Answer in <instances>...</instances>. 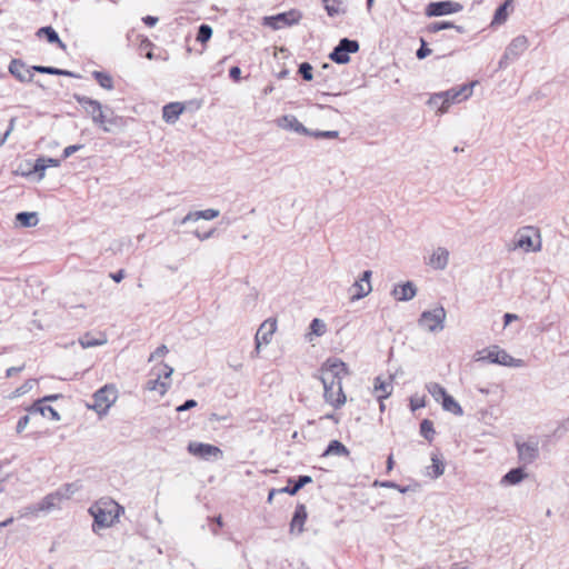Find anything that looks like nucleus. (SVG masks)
Returning <instances> with one entry per match:
<instances>
[{
  "label": "nucleus",
  "mask_w": 569,
  "mask_h": 569,
  "mask_svg": "<svg viewBox=\"0 0 569 569\" xmlns=\"http://www.w3.org/2000/svg\"><path fill=\"white\" fill-rule=\"evenodd\" d=\"M212 37V28L209 24H201L198 28L197 41L206 43Z\"/></svg>",
  "instance_id": "c03bdc74"
},
{
  "label": "nucleus",
  "mask_w": 569,
  "mask_h": 569,
  "mask_svg": "<svg viewBox=\"0 0 569 569\" xmlns=\"http://www.w3.org/2000/svg\"><path fill=\"white\" fill-rule=\"evenodd\" d=\"M153 372H161L162 378L169 379L171 377V375L173 373V368L167 363H160L159 367H156L152 369V373Z\"/></svg>",
  "instance_id": "864d4df0"
},
{
  "label": "nucleus",
  "mask_w": 569,
  "mask_h": 569,
  "mask_svg": "<svg viewBox=\"0 0 569 569\" xmlns=\"http://www.w3.org/2000/svg\"><path fill=\"white\" fill-rule=\"evenodd\" d=\"M33 70L37 72L47 73V74L66 76V77H73V78L78 77L76 73H73L71 71L54 68V67L34 66Z\"/></svg>",
  "instance_id": "e433bc0d"
},
{
  "label": "nucleus",
  "mask_w": 569,
  "mask_h": 569,
  "mask_svg": "<svg viewBox=\"0 0 569 569\" xmlns=\"http://www.w3.org/2000/svg\"><path fill=\"white\" fill-rule=\"evenodd\" d=\"M80 489H81V483L79 481H74V482L66 483V485L61 486L60 488H58L54 491V493H56L58 500H60V502H61L62 500L70 499Z\"/></svg>",
  "instance_id": "cd10ccee"
},
{
  "label": "nucleus",
  "mask_w": 569,
  "mask_h": 569,
  "mask_svg": "<svg viewBox=\"0 0 569 569\" xmlns=\"http://www.w3.org/2000/svg\"><path fill=\"white\" fill-rule=\"evenodd\" d=\"M74 100L83 108L92 122L100 119L104 108L98 100L81 94H74Z\"/></svg>",
  "instance_id": "2eb2a0df"
},
{
  "label": "nucleus",
  "mask_w": 569,
  "mask_h": 569,
  "mask_svg": "<svg viewBox=\"0 0 569 569\" xmlns=\"http://www.w3.org/2000/svg\"><path fill=\"white\" fill-rule=\"evenodd\" d=\"M449 263V251L443 247L433 250L429 258V266L435 270H443Z\"/></svg>",
  "instance_id": "6ab92c4d"
},
{
  "label": "nucleus",
  "mask_w": 569,
  "mask_h": 569,
  "mask_svg": "<svg viewBox=\"0 0 569 569\" xmlns=\"http://www.w3.org/2000/svg\"><path fill=\"white\" fill-rule=\"evenodd\" d=\"M29 421H30V418H29V416H28V415L22 416V417L18 420V423H17V432H18V433L22 432V431L27 428V426H28Z\"/></svg>",
  "instance_id": "e2e57ef3"
},
{
  "label": "nucleus",
  "mask_w": 569,
  "mask_h": 569,
  "mask_svg": "<svg viewBox=\"0 0 569 569\" xmlns=\"http://www.w3.org/2000/svg\"><path fill=\"white\" fill-rule=\"evenodd\" d=\"M169 352L166 345L159 346L149 357L148 361L151 362L159 357H163Z\"/></svg>",
  "instance_id": "6e6d98bb"
},
{
  "label": "nucleus",
  "mask_w": 569,
  "mask_h": 569,
  "mask_svg": "<svg viewBox=\"0 0 569 569\" xmlns=\"http://www.w3.org/2000/svg\"><path fill=\"white\" fill-rule=\"evenodd\" d=\"M123 508L110 499H101L90 507L89 513L93 517L92 529L108 528L114 523Z\"/></svg>",
  "instance_id": "f257e3e1"
},
{
  "label": "nucleus",
  "mask_w": 569,
  "mask_h": 569,
  "mask_svg": "<svg viewBox=\"0 0 569 569\" xmlns=\"http://www.w3.org/2000/svg\"><path fill=\"white\" fill-rule=\"evenodd\" d=\"M391 295L397 301H409L417 295V287L412 281H407L396 286Z\"/></svg>",
  "instance_id": "a211bd4d"
},
{
  "label": "nucleus",
  "mask_w": 569,
  "mask_h": 569,
  "mask_svg": "<svg viewBox=\"0 0 569 569\" xmlns=\"http://www.w3.org/2000/svg\"><path fill=\"white\" fill-rule=\"evenodd\" d=\"M516 448L519 460L525 465L532 463L539 457V442L536 439L525 442L517 441Z\"/></svg>",
  "instance_id": "9b49d317"
},
{
  "label": "nucleus",
  "mask_w": 569,
  "mask_h": 569,
  "mask_svg": "<svg viewBox=\"0 0 569 569\" xmlns=\"http://www.w3.org/2000/svg\"><path fill=\"white\" fill-rule=\"evenodd\" d=\"M529 40L526 36H518L511 40L506 48V58H511L515 61L528 49Z\"/></svg>",
  "instance_id": "f3484780"
},
{
  "label": "nucleus",
  "mask_w": 569,
  "mask_h": 569,
  "mask_svg": "<svg viewBox=\"0 0 569 569\" xmlns=\"http://www.w3.org/2000/svg\"><path fill=\"white\" fill-rule=\"evenodd\" d=\"M351 290L353 292L350 297V300L357 301V300H360V299L365 298L366 296H368L371 292L372 287H371V283H365L359 280L353 283V286L351 287Z\"/></svg>",
  "instance_id": "c756f323"
},
{
  "label": "nucleus",
  "mask_w": 569,
  "mask_h": 569,
  "mask_svg": "<svg viewBox=\"0 0 569 569\" xmlns=\"http://www.w3.org/2000/svg\"><path fill=\"white\" fill-rule=\"evenodd\" d=\"M199 211L189 212L183 219L180 221L181 224H186L189 221H198L200 217H198Z\"/></svg>",
  "instance_id": "0e129e2a"
},
{
  "label": "nucleus",
  "mask_w": 569,
  "mask_h": 569,
  "mask_svg": "<svg viewBox=\"0 0 569 569\" xmlns=\"http://www.w3.org/2000/svg\"><path fill=\"white\" fill-rule=\"evenodd\" d=\"M446 318L447 312L445 308L438 306L432 310H425L418 319V326L432 333L440 332L445 328Z\"/></svg>",
  "instance_id": "7ed1b4c3"
},
{
  "label": "nucleus",
  "mask_w": 569,
  "mask_h": 569,
  "mask_svg": "<svg viewBox=\"0 0 569 569\" xmlns=\"http://www.w3.org/2000/svg\"><path fill=\"white\" fill-rule=\"evenodd\" d=\"M348 375V368L343 361L337 358H329L321 368V382H337L342 381V378Z\"/></svg>",
  "instance_id": "423d86ee"
},
{
  "label": "nucleus",
  "mask_w": 569,
  "mask_h": 569,
  "mask_svg": "<svg viewBox=\"0 0 569 569\" xmlns=\"http://www.w3.org/2000/svg\"><path fill=\"white\" fill-rule=\"evenodd\" d=\"M288 482L292 483L293 480L289 479ZM311 482H312V478L310 476H299L298 479L295 481L293 486L288 485L283 488H281L279 491L288 493L290 496H295L301 488H303L306 485L311 483Z\"/></svg>",
  "instance_id": "c85d7f7f"
},
{
  "label": "nucleus",
  "mask_w": 569,
  "mask_h": 569,
  "mask_svg": "<svg viewBox=\"0 0 569 569\" xmlns=\"http://www.w3.org/2000/svg\"><path fill=\"white\" fill-rule=\"evenodd\" d=\"M93 123L101 128L103 132L110 133L113 132L114 129H119L122 127V118L114 116L111 109L106 108L103 109L100 119L93 121Z\"/></svg>",
  "instance_id": "4468645a"
},
{
  "label": "nucleus",
  "mask_w": 569,
  "mask_h": 569,
  "mask_svg": "<svg viewBox=\"0 0 569 569\" xmlns=\"http://www.w3.org/2000/svg\"><path fill=\"white\" fill-rule=\"evenodd\" d=\"M110 277L112 278L113 281L120 282L124 278V271L119 270L117 272L110 273Z\"/></svg>",
  "instance_id": "774afa93"
},
{
  "label": "nucleus",
  "mask_w": 569,
  "mask_h": 569,
  "mask_svg": "<svg viewBox=\"0 0 569 569\" xmlns=\"http://www.w3.org/2000/svg\"><path fill=\"white\" fill-rule=\"evenodd\" d=\"M278 127L283 130L293 131L299 134L308 136L311 130L306 128L293 114L282 116L277 120Z\"/></svg>",
  "instance_id": "dca6fc26"
},
{
  "label": "nucleus",
  "mask_w": 569,
  "mask_h": 569,
  "mask_svg": "<svg viewBox=\"0 0 569 569\" xmlns=\"http://www.w3.org/2000/svg\"><path fill=\"white\" fill-rule=\"evenodd\" d=\"M510 249H521L525 252H536L541 249V241L535 229L525 228L515 234Z\"/></svg>",
  "instance_id": "20e7f679"
},
{
  "label": "nucleus",
  "mask_w": 569,
  "mask_h": 569,
  "mask_svg": "<svg viewBox=\"0 0 569 569\" xmlns=\"http://www.w3.org/2000/svg\"><path fill=\"white\" fill-rule=\"evenodd\" d=\"M420 433L429 442H431L433 440L436 431H435L433 423H432L431 420L423 419L421 421V423H420Z\"/></svg>",
  "instance_id": "ea45409f"
},
{
  "label": "nucleus",
  "mask_w": 569,
  "mask_h": 569,
  "mask_svg": "<svg viewBox=\"0 0 569 569\" xmlns=\"http://www.w3.org/2000/svg\"><path fill=\"white\" fill-rule=\"evenodd\" d=\"M219 214H220V212L217 209H206V210H199L198 217H200V219H204V220H212V219L219 217Z\"/></svg>",
  "instance_id": "5fc2aeb1"
},
{
  "label": "nucleus",
  "mask_w": 569,
  "mask_h": 569,
  "mask_svg": "<svg viewBox=\"0 0 569 569\" xmlns=\"http://www.w3.org/2000/svg\"><path fill=\"white\" fill-rule=\"evenodd\" d=\"M9 71L21 82L31 81L33 77L32 72L26 68L24 63L17 59L10 62Z\"/></svg>",
  "instance_id": "412c9836"
},
{
  "label": "nucleus",
  "mask_w": 569,
  "mask_h": 569,
  "mask_svg": "<svg viewBox=\"0 0 569 569\" xmlns=\"http://www.w3.org/2000/svg\"><path fill=\"white\" fill-rule=\"evenodd\" d=\"M17 222L20 223V226L30 228L38 224L39 219L37 212H19L16 216Z\"/></svg>",
  "instance_id": "7c9ffc66"
},
{
  "label": "nucleus",
  "mask_w": 569,
  "mask_h": 569,
  "mask_svg": "<svg viewBox=\"0 0 569 569\" xmlns=\"http://www.w3.org/2000/svg\"><path fill=\"white\" fill-rule=\"evenodd\" d=\"M463 9V7L453 1H438V2H430L426 8V16L427 17H440L445 14H451L460 12Z\"/></svg>",
  "instance_id": "f8f14e48"
},
{
  "label": "nucleus",
  "mask_w": 569,
  "mask_h": 569,
  "mask_svg": "<svg viewBox=\"0 0 569 569\" xmlns=\"http://www.w3.org/2000/svg\"><path fill=\"white\" fill-rule=\"evenodd\" d=\"M322 2L329 17H335L340 13L339 8L335 6L338 0H322Z\"/></svg>",
  "instance_id": "603ef678"
},
{
  "label": "nucleus",
  "mask_w": 569,
  "mask_h": 569,
  "mask_svg": "<svg viewBox=\"0 0 569 569\" xmlns=\"http://www.w3.org/2000/svg\"><path fill=\"white\" fill-rule=\"evenodd\" d=\"M449 28H456L458 30V32H462L461 27L455 26L452 22H446V21L433 22V23L429 24L428 30L430 32H438L440 30H445V29H449Z\"/></svg>",
  "instance_id": "49530a36"
},
{
  "label": "nucleus",
  "mask_w": 569,
  "mask_h": 569,
  "mask_svg": "<svg viewBox=\"0 0 569 569\" xmlns=\"http://www.w3.org/2000/svg\"><path fill=\"white\" fill-rule=\"evenodd\" d=\"M427 390L437 402L441 401L448 395L446 389L437 382L428 383Z\"/></svg>",
  "instance_id": "58836bf2"
},
{
  "label": "nucleus",
  "mask_w": 569,
  "mask_h": 569,
  "mask_svg": "<svg viewBox=\"0 0 569 569\" xmlns=\"http://www.w3.org/2000/svg\"><path fill=\"white\" fill-rule=\"evenodd\" d=\"M513 10V0H506L500 4L493 14L491 26H499L507 21L509 13Z\"/></svg>",
  "instance_id": "b1692460"
},
{
  "label": "nucleus",
  "mask_w": 569,
  "mask_h": 569,
  "mask_svg": "<svg viewBox=\"0 0 569 569\" xmlns=\"http://www.w3.org/2000/svg\"><path fill=\"white\" fill-rule=\"evenodd\" d=\"M329 58L338 64H345L350 61V57L345 51H342L339 44L335 47L332 52L329 54Z\"/></svg>",
  "instance_id": "79ce46f5"
},
{
  "label": "nucleus",
  "mask_w": 569,
  "mask_h": 569,
  "mask_svg": "<svg viewBox=\"0 0 569 569\" xmlns=\"http://www.w3.org/2000/svg\"><path fill=\"white\" fill-rule=\"evenodd\" d=\"M430 53H431V50L427 47L425 40H421V47L416 52L417 58L425 59Z\"/></svg>",
  "instance_id": "13d9d810"
},
{
  "label": "nucleus",
  "mask_w": 569,
  "mask_h": 569,
  "mask_svg": "<svg viewBox=\"0 0 569 569\" xmlns=\"http://www.w3.org/2000/svg\"><path fill=\"white\" fill-rule=\"evenodd\" d=\"M428 103L433 107V108H437V110L440 112V113H443L442 112V108L445 106V99H443V96H442V92H438V93H435L430 97Z\"/></svg>",
  "instance_id": "de8ad7c7"
},
{
  "label": "nucleus",
  "mask_w": 569,
  "mask_h": 569,
  "mask_svg": "<svg viewBox=\"0 0 569 569\" xmlns=\"http://www.w3.org/2000/svg\"><path fill=\"white\" fill-rule=\"evenodd\" d=\"M348 448L338 440H332L329 442L327 449L325 450L322 456H348Z\"/></svg>",
  "instance_id": "2f4dec72"
},
{
  "label": "nucleus",
  "mask_w": 569,
  "mask_h": 569,
  "mask_svg": "<svg viewBox=\"0 0 569 569\" xmlns=\"http://www.w3.org/2000/svg\"><path fill=\"white\" fill-rule=\"evenodd\" d=\"M311 331L317 336H322L326 331V325L322 320L315 318L310 323Z\"/></svg>",
  "instance_id": "3c124183"
},
{
  "label": "nucleus",
  "mask_w": 569,
  "mask_h": 569,
  "mask_svg": "<svg viewBox=\"0 0 569 569\" xmlns=\"http://www.w3.org/2000/svg\"><path fill=\"white\" fill-rule=\"evenodd\" d=\"M59 505H60V500H58V498L53 491L51 493H48L46 497H43L42 500L36 507H33V512H39V511L49 512L53 509L59 508Z\"/></svg>",
  "instance_id": "bb28decb"
},
{
  "label": "nucleus",
  "mask_w": 569,
  "mask_h": 569,
  "mask_svg": "<svg viewBox=\"0 0 569 569\" xmlns=\"http://www.w3.org/2000/svg\"><path fill=\"white\" fill-rule=\"evenodd\" d=\"M299 73L301 74L302 79L306 81H311L312 76V66L309 62H302L299 66Z\"/></svg>",
  "instance_id": "8fccbe9b"
},
{
  "label": "nucleus",
  "mask_w": 569,
  "mask_h": 569,
  "mask_svg": "<svg viewBox=\"0 0 569 569\" xmlns=\"http://www.w3.org/2000/svg\"><path fill=\"white\" fill-rule=\"evenodd\" d=\"M229 76L232 80L239 81L241 78V69L237 66L231 67L229 70Z\"/></svg>",
  "instance_id": "69168bd1"
},
{
  "label": "nucleus",
  "mask_w": 569,
  "mask_h": 569,
  "mask_svg": "<svg viewBox=\"0 0 569 569\" xmlns=\"http://www.w3.org/2000/svg\"><path fill=\"white\" fill-rule=\"evenodd\" d=\"M188 451L192 456L199 457L204 460L221 459L223 456L222 450L213 445L191 441L188 445Z\"/></svg>",
  "instance_id": "1a4fd4ad"
},
{
  "label": "nucleus",
  "mask_w": 569,
  "mask_h": 569,
  "mask_svg": "<svg viewBox=\"0 0 569 569\" xmlns=\"http://www.w3.org/2000/svg\"><path fill=\"white\" fill-rule=\"evenodd\" d=\"M392 379L383 380L377 377L375 380V392L377 393L378 400H383L392 393Z\"/></svg>",
  "instance_id": "a878e982"
},
{
  "label": "nucleus",
  "mask_w": 569,
  "mask_h": 569,
  "mask_svg": "<svg viewBox=\"0 0 569 569\" xmlns=\"http://www.w3.org/2000/svg\"><path fill=\"white\" fill-rule=\"evenodd\" d=\"M276 329H277V322H276V320H272V319L266 320L259 327V329L256 333V337H254L256 348H254L253 356H258L260 353L261 345H268L271 341V337L274 333Z\"/></svg>",
  "instance_id": "ddd939ff"
},
{
  "label": "nucleus",
  "mask_w": 569,
  "mask_h": 569,
  "mask_svg": "<svg viewBox=\"0 0 569 569\" xmlns=\"http://www.w3.org/2000/svg\"><path fill=\"white\" fill-rule=\"evenodd\" d=\"M79 342L83 349H87L106 343V339H94L91 336L86 335L82 338H80Z\"/></svg>",
  "instance_id": "a18cd8bd"
},
{
  "label": "nucleus",
  "mask_w": 569,
  "mask_h": 569,
  "mask_svg": "<svg viewBox=\"0 0 569 569\" xmlns=\"http://www.w3.org/2000/svg\"><path fill=\"white\" fill-rule=\"evenodd\" d=\"M93 78L97 80L100 87L107 90L113 89V80L111 76L107 72L102 71H93L92 72Z\"/></svg>",
  "instance_id": "4c0bfd02"
},
{
  "label": "nucleus",
  "mask_w": 569,
  "mask_h": 569,
  "mask_svg": "<svg viewBox=\"0 0 569 569\" xmlns=\"http://www.w3.org/2000/svg\"><path fill=\"white\" fill-rule=\"evenodd\" d=\"M342 51H345L348 56L349 53H356L359 50V42L357 40H351L348 38H342L339 43Z\"/></svg>",
  "instance_id": "37998d69"
},
{
  "label": "nucleus",
  "mask_w": 569,
  "mask_h": 569,
  "mask_svg": "<svg viewBox=\"0 0 569 569\" xmlns=\"http://www.w3.org/2000/svg\"><path fill=\"white\" fill-rule=\"evenodd\" d=\"M307 508L305 505L300 503L296 507L293 517L290 522V531L292 533L300 535L303 532V526L307 520Z\"/></svg>",
  "instance_id": "aec40b11"
},
{
  "label": "nucleus",
  "mask_w": 569,
  "mask_h": 569,
  "mask_svg": "<svg viewBox=\"0 0 569 569\" xmlns=\"http://www.w3.org/2000/svg\"><path fill=\"white\" fill-rule=\"evenodd\" d=\"M28 410L30 413H39L43 417H50L53 421L60 420V415L57 410L49 405H44L43 400H37Z\"/></svg>",
  "instance_id": "5701e85b"
},
{
  "label": "nucleus",
  "mask_w": 569,
  "mask_h": 569,
  "mask_svg": "<svg viewBox=\"0 0 569 569\" xmlns=\"http://www.w3.org/2000/svg\"><path fill=\"white\" fill-rule=\"evenodd\" d=\"M323 385V397L325 400L333 406L335 408H340L346 403V395L342 390L341 381L337 382H322Z\"/></svg>",
  "instance_id": "9d476101"
},
{
  "label": "nucleus",
  "mask_w": 569,
  "mask_h": 569,
  "mask_svg": "<svg viewBox=\"0 0 569 569\" xmlns=\"http://www.w3.org/2000/svg\"><path fill=\"white\" fill-rule=\"evenodd\" d=\"M61 160L53 158H38L34 162L33 170L36 172H40L41 177L43 176V171L49 167H59Z\"/></svg>",
  "instance_id": "f704fd0d"
},
{
  "label": "nucleus",
  "mask_w": 569,
  "mask_h": 569,
  "mask_svg": "<svg viewBox=\"0 0 569 569\" xmlns=\"http://www.w3.org/2000/svg\"><path fill=\"white\" fill-rule=\"evenodd\" d=\"M473 359L477 362H489L509 368H521L525 366L522 359L513 358L506 350L496 345L477 351Z\"/></svg>",
  "instance_id": "f03ea898"
},
{
  "label": "nucleus",
  "mask_w": 569,
  "mask_h": 569,
  "mask_svg": "<svg viewBox=\"0 0 569 569\" xmlns=\"http://www.w3.org/2000/svg\"><path fill=\"white\" fill-rule=\"evenodd\" d=\"M425 406L426 403L423 398H420L418 396H413L410 398V408L412 411L423 408Z\"/></svg>",
  "instance_id": "4d7b16f0"
},
{
  "label": "nucleus",
  "mask_w": 569,
  "mask_h": 569,
  "mask_svg": "<svg viewBox=\"0 0 569 569\" xmlns=\"http://www.w3.org/2000/svg\"><path fill=\"white\" fill-rule=\"evenodd\" d=\"M196 406H197V401L196 400L188 399L182 405L177 407V411L178 412L187 411V410H190V409L194 408Z\"/></svg>",
  "instance_id": "680f3d73"
},
{
  "label": "nucleus",
  "mask_w": 569,
  "mask_h": 569,
  "mask_svg": "<svg viewBox=\"0 0 569 569\" xmlns=\"http://www.w3.org/2000/svg\"><path fill=\"white\" fill-rule=\"evenodd\" d=\"M34 380H28L26 381L20 388L16 390L17 396H21L30 391L33 387Z\"/></svg>",
  "instance_id": "052dcab7"
},
{
  "label": "nucleus",
  "mask_w": 569,
  "mask_h": 569,
  "mask_svg": "<svg viewBox=\"0 0 569 569\" xmlns=\"http://www.w3.org/2000/svg\"><path fill=\"white\" fill-rule=\"evenodd\" d=\"M184 106L180 102H170L162 109V118L167 123H174L183 112Z\"/></svg>",
  "instance_id": "4be33fe9"
},
{
  "label": "nucleus",
  "mask_w": 569,
  "mask_h": 569,
  "mask_svg": "<svg viewBox=\"0 0 569 569\" xmlns=\"http://www.w3.org/2000/svg\"><path fill=\"white\" fill-rule=\"evenodd\" d=\"M301 13L298 10H290L281 12L276 16H269L263 18V26L270 27L273 30H279L284 27H291L297 24L301 19Z\"/></svg>",
  "instance_id": "0eeeda50"
},
{
  "label": "nucleus",
  "mask_w": 569,
  "mask_h": 569,
  "mask_svg": "<svg viewBox=\"0 0 569 569\" xmlns=\"http://www.w3.org/2000/svg\"><path fill=\"white\" fill-rule=\"evenodd\" d=\"M117 397V389L113 386L106 385L93 393V402L88 405V408L94 410L98 415H106L116 402Z\"/></svg>",
  "instance_id": "39448f33"
},
{
  "label": "nucleus",
  "mask_w": 569,
  "mask_h": 569,
  "mask_svg": "<svg viewBox=\"0 0 569 569\" xmlns=\"http://www.w3.org/2000/svg\"><path fill=\"white\" fill-rule=\"evenodd\" d=\"M83 146L82 144H71L64 148L62 158L67 159L72 156L74 152L79 151Z\"/></svg>",
  "instance_id": "bf43d9fd"
},
{
  "label": "nucleus",
  "mask_w": 569,
  "mask_h": 569,
  "mask_svg": "<svg viewBox=\"0 0 569 569\" xmlns=\"http://www.w3.org/2000/svg\"><path fill=\"white\" fill-rule=\"evenodd\" d=\"M527 473L523 468L518 467L509 470L500 480L501 486H516L519 485L525 478Z\"/></svg>",
  "instance_id": "393cba45"
},
{
  "label": "nucleus",
  "mask_w": 569,
  "mask_h": 569,
  "mask_svg": "<svg viewBox=\"0 0 569 569\" xmlns=\"http://www.w3.org/2000/svg\"><path fill=\"white\" fill-rule=\"evenodd\" d=\"M152 375L156 376V378L148 381L147 388L149 390H157L160 395H164L169 389V383L161 380V372H153Z\"/></svg>",
  "instance_id": "473e14b6"
},
{
  "label": "nucleus",
  "mask_w": 569,
  "mask_h": 569,
  "mask_svg": "<svg viewBox=\"0 0 569 569\" xmlns=\"http://www.w3.org/2000/svg\"><path fill=\"white\" fill-rule=\"evenodd\" d=\"M476 84L477 81H472L470 83L462 84L458 88H451L447 91H442V96L446 102L442 108V112H447L452 103H458L463 100H467L472 94V89Z\"/></svg>",
  "instance_id": "6e6552de"
},
{
  "label": "nucleus",
  "mask_w": 569,
  "mask_h": 569,
  "mask_svg": "<svg viewBox=\"0 0 569 569\" xmlns=\"http://www.w3.org/2000/svg\"><path fill=\"white\" fill-rule=\"evenodd\" d=\"M512 61H515V60H513V59H511V58H506V52H505V53H503V56L501 57V59H500L499 63H498L499 69H505V68H507V66H508L510 62H512Z\"/></svg>",
  "instance_id": "338daca9"
},
{
  "label": "nucleus",
  "mask_w": 569,
  "mask_h": 569,
  "mask_svg": "<svg viewBox=\"0 0 569 569\" xmlns=\"http://www.w3.org/2000/svg\"><path fill=\"white\" fill-rule=\"evenodd\" d=\"M308 136L315 137L317 139H320V138L336 139V138H338L339 132L337 130H327V131H321V130L313 131V130H311V133H308Z\"/></svg>",
  "instance_id": "09e8293b"
},
{
  "label": "nucleus",
  "mask_w": 569,
  "mask_h": 569,
  "mask_svg": "<svg viewBox=\"0 0 569 569\" xmlns=\"http://www.w3.org/2000/svg\"><path fill=\"white\" fill-rule=\"evenodd\" d=\"M39 37L44 36L50 43H58L60 48H64V43L60 40L58 32L50 26L42 27L38 30Z\"/></svg>",
  "instance_id": "c9c22d12"
},
{
  "label": "nucleus",
  "mask_w": 569,
  "mask_h": 569,
  "mask_svg": "<svg viewBox=\"0 0 569 569\" xmlns=\"http://www.w3.org/2000/svg\"><path fill=\"white\" fill-rule=\"evenodd\" d=\"M432 465L428 468L432 470V473L428 471V475H430L432 478H439L445 472V463L441 459H439L436 455H432L431 457Z\"/></svg>",
  "instance_id": "a19ab883"
},
{
  "label": "nucleus",
  "mask_w": 569,
  "mask_h": 569,
  "mask_svg": "<svg viewBox=\"0 0 569 569\" xmlns=\"http://www.w3.org/2000/svg\"><path fill=\"white\" fill-rule=\"evenodd\" d=\"M441 406L445 411L451 412L456 416L463 415V410H462L461 406L450 395H447L441 400Z\"/></svg>",
  "instance_id": "72a5a7b5"
}]
</instances>
